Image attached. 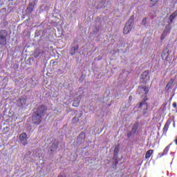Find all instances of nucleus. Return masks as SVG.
Here are the masks:
<instances>
[{"label":"nucleus","instance_id":"5701e85b","mask_svg":"<svg viewBox=\"0 0 177 177\" xmlns=\"http://www.w3.org/2000/svg\"><path fill=\"white\" fill-rule=\"evenodd\" d=\"M73 122H78V121H79V119H78V118H77V117H75V118H73Z\"/></svg>","mask_w":177,"mask_h":177},{"label":"nucleus","instance_id":"412c9836","mask_svg":"<svg viewBox=\"0 0 177 177\" xmlns=\"http://www.w3.org/2000/svg\"><path fill=\"white\" fill-rule=\"evenodd\" d=\"M73 50H74V53H71V55H75V52H77V50H78V47H74L73 48Z\"/></svg>","mask_w":177,"mask_h":177},{"label":"nucleus","instance_id":"393cba45","mask_svg":"<svg viewBox=\"0 0 177 177\" xmlns=\"http://www.w3.org/2000/svg\"><path fill=\"white\" fill-rule=\"evenodd\" d=\"M115 151H118V149L115 148Z\"/></svg>","mask_w":177,"mask_h":177},{"label":"nucleus","instance_id":"f257e3e1","mask_svg":"<svg viewBox=\"0 0 177 177\" xmlns=\"http://www.w3.org/2000/svg\"><path fill=\"white\" fill-rule=\"evenodd\" d=\"M46 110H48V109L44 105H41L37 108L32 116V122L34 124H41L42 122V117L45 115Z\"/></svg>","mask_w":177,"mask_h":177},{"label":"nucleus","instance_id":"9d476101","mask_svg":"<svg viewBox=\"0 0 177 177\" xmlns=\"http://www.w3.org/2000/svg\"><path fill=\"white\" fill-rule=\"evenodd\" d=\"M84 140H85V133L82 132L77 137V142L78 143H84Z\"/></svg>","mask_w":177,"mask_h":177},{"label":"nucleus","instance_id":"f8f14e48","mask_svg":"<svg viewBox=\"0 0 177 177\" xmlns=\"http://www.w3.org/2000/svg\"><path fill=\"white\" fill-rule=\"evenodd\" d=\"M80 102H81V96L74 100L73 103V107H78L80 106Z\"/></svg>","mask_w":177,"mask_h":177},{"label":"nucleus","instance_id":"f3484780","mask_svg":"<svg viewBox=\"0 0 177 177\" xmlns=\"http://www.w3.org/2000/svg\"><path fill=\"white\" fill-rule=\"evenodd\" d=\"M171 145H168L167 147H166L163 151V153L162 155H165V154H168V151H169V147H170Z\"/></svg>","mask_w":177,"mask_h":177},{"label":"nucleus","instance_id":"0eeeda50","mask_svg":"<svg viewBox=\"0 0 177 177\" xmlns=\"http://www.w3.org/2000/svg\"><path fill=\"white\" fill-rule=\"evenodd\" d=\"M140 80L142 82H147L150 81V76H149V71H144L140 76Z\"/></svg>","mask_w":177,"mask_h":177},{"label":"nucleus","instance_id":"1a4fd4ad","mask_svg":"<svg viewBox=\"0 0 177 177\" xmlns=\"http://www.w3.org/2000/svg\"><path fill=\"white\" fill-rule=\"evenodd\" d=\"M177 16V12H173L169 17V19H168V24H169L171 26V24H172V23H174V20L175 19V17H176Z\"/></svg>","mask_w":177,"mask_h":177},{"label":"nucleus","instance_id":"f03ea898","mask_svg":"<svg viewBox=\"0 0 177 177\" xmlns=\"http://www.w3.org/2000/svg\"><path fill=\"white\" fill-rule=\"evenodd\" d=\"M134 22H135V16L131 15L123 29L124 34L125 35L129 34V32L132 31V28H133Z\"/></svg>","mask_w":177,"mask_h":177},{"label":"nucleus","instance_id":"7ed1b4c3","mask_svg":"<svg viewBox=\"0 0 177 177\" xmlns=\"http://www.w3.org/2000/svg\"><path fill=\"white\" fill-rule=\"evenodd\" d=\"M6 37H8V32L5 30L0 31V45L5 46L6 45Z\"/></svg>","mask_w":177,"mask_h":177},{"label":"nucleus","instance_id":"ddd939ff","mask_svg":"<svg viewBox=\"0 0 177 177\" xmlns=\"http://www.w3.org/2000/svg\"><path fill=\"white\" fill-rule=\"evenodd\" d=\"M167 57H168V50H164L162 53V60H167Z\"/></svg>","mask_w":177,"mask_h":177},{"label":"nucleus","instance_id":"6ab92c4d","mask_svg":"<svg viewBox=\"0 0 177 177\" xmlns=\"http://www.w3.org/2000/svg\"><path fill=\"white\" fill-rule=\"evenodd\" d=\"M157 2H158V0H151L150 5L151 6H154L157 4Z\"/></svg>","mask_w":177,"mask_h":177},{"label":"nucleus","instance_id":"2eb2a0df","mask_svg":"<svg viewBox=\"0 0 177 177\" xmlns=\"http://www.w3.org/2000/svg\"><path fill=\"white\" fill-rule=\"evenodd\" d=\"M153 151L151 149H149L147 151V153H145V158H150V157H151V154H153Z\"/></svg>","mask_w":177,"mask_h":177},{"label":"nucleus","instance_id":"39448f33","mask_svg":"<svg viewBox=\"0 0 177 177\" xmlns=\"http://www.w3.org/2000/svg\"><path fill=\"white\" fill-rule=\"evenodd\" d=\"M169 32H171V25H169V24H167V25H166L165 28L163 30V32L160 37V39H165V38L167 37V35H168V34H169Z\"/></svg>","mask_w":177,"mask_h":177},{"label":"nucleus","instance_id":"20e7f679","mask_svg":"<svg viewBox=\"0 0 177 177\" xmlns=\"http://www.w3.org/2000/svg\"><path fill=\"white\" fill-rule=\"evenodd\" d=\"M139 95H141V97H145L147 93H149V88L146 86H140L138 89Z\"/></svg>","mask_w":177,"mask_h":177},{"label":"nucleus","instance_id":"4468645a","mask_svg":"<svg viewBox=\"0 0 177 177\" xmlns=\"http://www.w3.org/2000/svg\"><path fill=\"white\" fill-rule=\"evenodd\" d=\"M169 125H171V121L167 120L163 128V130L165 132H167V131H168V128H169Z\"/></svg>","mask_w":177,"mask_h":177},{"label":"nucleus","instance_id":"4be33fe9","mask_svg":"<svg viewBox=\"0 0 177 177\" xmlns=\"http://www.w3.org/2000/svg\"><path fill=\"white\" fill-rule=\"evenodd\" d=\"M173 107H174V109H175L176 113H177V104H176V102L173 103Z\"/></svg>","mask_w":177,"mask_h":177},{"label":"nucleus","instance_id":"9b49d317","mask_svg":"<svg viewBox=\"0 0 177 177\" xmlns=\"http://www.w3.org/2000/svg\"><path fill=\"white\" fill-rule=\"evenodd\" d=\"M26 97H21L17 100V104L19 106H24V104H26Z\"/></svg>","mask_w":177,"mask_h":177},{"label":"nucleus","instance_id":"b1692460","mask_svg":"<svg viewBox=\"0 0 177 177\" xmlns=\"http://www.w3.org/2000/svg\"><path fill=\"white\" fill-rule=\"evenodd\" d=\"M58 177H66V175H64V174H60L59 176H58Z\"/></svg>","mask_w":177,"mask_h":177},{"label":"nucleus","instance_id":"aec40b11","mask_svg":"<svg viewBox=\"0 0 177 177\" xmlns=\"http://www.w3.org/2000/svg\"><path fill=\"white\" fill-rule=\"evenodd\" d=\"M147 23V18H146V17L143 18V19L141 22L142 26H146Z\"/></svg>","mask_w":177,"mask_h":177},{"label":"nucleus","instance_id":"6e6552de","mask_svg":"<svg viewBox=\"0 0 177 177\" xmlns=\"http://www.w3.org/2000/svg\"><path fill=\"white\" fill-rule=\"evenodd\" d=\"M19 138L21 139L22 145H24V146H26L28 143L27 142V134H26V133H22L19 136Z\"/></svg>","mask_w":177,"mask_h":177},{"label":"nucleus","instance_id":"dca6fc26","mask_svg":"<svg viewBox=\"0 0 177 177\" xmlns=\"http://www.w3.org/2000/svg\"><path fill=\"white\" fill-rule=\"evenodd\" d=\"M138 124H135L133 126V128H132V130H131V133L133 135L135 133H136V131H138Z\"/></svg>","mask_w":177,"mask_h":177},{"label":"nucleus","instance_id":"a211bd4d","mask_svg":"<svg viewBox=\"0 0 177 177\" xmlns=\"http://www.w3.org/2000/svg\"><path fill=\"white\" fill-rule=\"evenodd\" d=\"M57 149V145L55 143L52 144L51 145V151H55Z\"/></svg>","mask_w":177,"mask_h":177},{"label":"nucleus","instance_id":"423d86ee","mask_svg":"<svg viewBox=\"0 0 177 177\" xmlns=\"http://www.w3.org/2000/svg\"><path fill=\"white\" fill-rule=\"evenodd\" d=\"M138 109H142L143 114L147 113V109H149V104L146 103V101H142L138 105Z\"/></svg>","mask_w":177,"mask_h":177}]
</instances>
